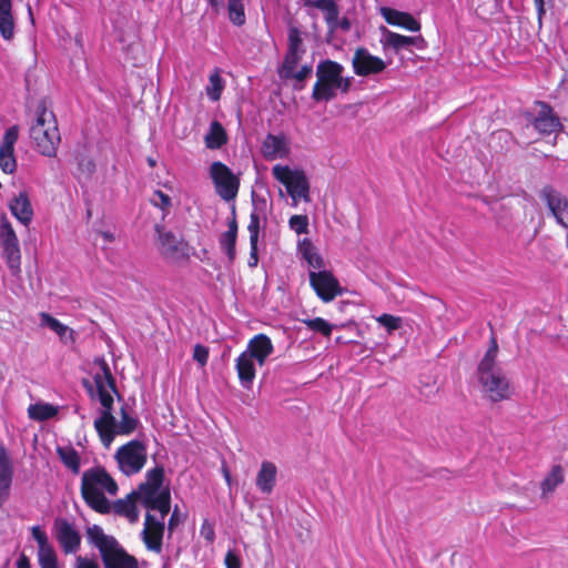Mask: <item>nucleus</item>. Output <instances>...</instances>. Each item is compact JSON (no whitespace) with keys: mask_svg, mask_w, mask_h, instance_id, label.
Returning <instances> with one entry per match:
<instances>
[{"mask_svg":"<svg viewBox=\"0 0 568 568\" xmlns=\"http://www.w3.org/2000/svg\"><path fill=\"white\" fill-rule=\"evenodd\" d=\"M94 365L97 371L94 372L93 379L99 400L102 405L101 415L94 420V428L102 444L109 447L115 436L133 433L139 422L128 414L124 406L121 407V419L116 420L112 414V394L118 393L114 378L104 358H97Z\"/></svg>","mask_w":568,"mask_h":568,"instance_id":"1","label":"nucleus"},{"mask_svg":"<svg viewBox=\"0 0 568 568\" xmlns=\"http://www.w3.org/2000/svg\"><path fill=\"white\" fill-rule=\"evenodd\" d=\"M164 468L155 466L145 474V480L136 490H133L125 498L111 503V511L125 517L134 524L139 519L136 503L139 501L148 510L169 513L171 509V493L168 486L163 485Z\"/></svg>","mask_w":568,"mask_h":568,"instance_id":"2","label":"nucleus"},{"mask_svg":"<svg viewBox=\"0 0 568 568\" xmlns=\"http://www.w3.org/2000/svg\"><path fill=\"white\" fill-rule=\"evenodd\" d=\"M498 344L495 337L478 364V382L484 396L493 403L507 400L513 396L514 388L509 378L497 365Z\"/></svg>","mask_w":568,"mask_h":568,"instance_id":"3","label":"nucleus"},{"mask_svg":"<svg viewBox=\"0 0 568 568\" xmlns=\"http://www.w3.org/2000/svg\"><path fill=\"white\" fill-rule=\"evenodd\" d=\"M118 484L105 469L95 467L83 473L81 478V494L84 501L100 514L111 513V503L105 494L115 496Z\"/></svg>","mask_w":568,"mask_h":568,"instance_id":"4","label":"nucleus"},{"mask_svg":"<svg viewBox=\"0 0 568 568\" xmlns=\"http://www.w3.org/2000/svg\"><path fill=\"white\" fill-rule=\"evenodd\" d=\"M344 67L333 60H323L316 67V82L313 87L312 99L316 102H328L336 97L337 91L346 93L352 85V78L344 77Z\"/></svg>","mask_w":568,"mask_h":568,"instance_id":"5","label":"nucleus"},{"mask_svg":"<svg viewBox=\"0 0 568 568\" xmlns=\"http://www.w3.org/2000/svg\"><path fill=\"white\" fill-rule=\"evenodd\" d=\"M30 138L39 153L49 158L57 155L61 135L55 115L44 101H40L36 108V121L30 128Z\"/></svg>","mask_w":568,"mask_h":568,"instance_id":"6","label":"nucleus"},{"mask_svg":"<svg viewBox=\"0 0 568 568\" xmlns=\"http://www.w3.org/2000/svg\"><path fill=\"white\" fill-rule=\"evenodd\" d=\"M272 175L285 186L294 206L301 201H311L310 182L303 170L276 164L272 168Z\"/></svg>","mask_w":568,"mask_h":568,"instance_id":"7","label":"nucleus"},{"mask_svg":"<svg viewBox=\"0 0 568 568\" xmlns=\"http://www.w3.org/2000/svg\"><path fill=\"white\" fill-rule=\"evenodd\" d=\"M210 176L215 191L224 201H233L240 189V179L222 162H213L210 166Z\"/></svg>","mask_w":568,"mask_h":568,"instance_id":"8","label":"nucleus"},{"mask_svg":"<svg viewBox=\"0 0 568 568\" xmlns=\"http://www.w3.org/2000/svg\"><path fill=\"white\" fill-rule=\"evenodd\" d=\"M0 245L11 274L18 275L21 261L19 240L11 223L4 215L0 219Z\"/></svg>","mask_w":568,"mask_h":568,"instance_id":"9","label":"nucleus"},{"mask_svg":"<svg viewBox=\"0 0 568 568\" xmlns=\"http://www.w3.org/2000/svg\"><path fill=\"white\" fill-rule=\"evenodd\" d=\"M115 458L120 470L130 476L143 468L146 462V449L141 442L131 440L118 449Z\"/></svg>","mask_w":568,"mask_h":568,"instance_id":"10","label":"nucleus"},{"mask_svg":"<svg viewBox=\"0 0 568 568\" xmlns=\"http://www.w3.org/2000/svg\"><path fill=\"white\" fill-rule=\"evenodd\" d=\"M159 517L150 511L145 516L144 528L141 532L142 540L148 550L155 554L162 551V540L164 535V519L169 513L159 511Z\"/></svg>","mask_w":568,"mask_h":568,"instance_id":"11","label":"nucleus"},{"mask_svg":"<svg viewBox=\"0 0 568 568\" xmlns=\"http://www.w3.org/2000/svg\"><path fill=\"white\" fill-rule=\"evenodd\" d=\"M308 276L311 286L323 302L328 303L342 294L339 283L331 272L311 271Z\"/></svg>","mask_w":568,"mask_h":568,"instance_id":"12","label":"nucleus"},{"mask_svg":"<svg viewBox=\"0 0 568 568\" xmlns=\"http://www.w3.org/2000/svg\"><path fill=\"white\" fill-rule=\"evenodd\" d=\"M159 233V251L166 260L180 261L187 257V244L176 237L172 232L164 231L156 226Z\"/></svg>","mask_w":568,"mask_h":568,"instance_id":"13","label":"nucleus"},{"mask_svg":"<svg viewBox=\"0 0 568 568\" xmlns=\"http://www.w3.org/2000/svg\"><path fill=\"white\" fill-rule=\"evenodd\" d=\"M57 541L64 554H75L81 545V536L74 526L64 518H57L53 523Z\"/></svg>","mask_w":568,"mask_h":568,"instance_id":"14","label":"nucleus"},{"mask_svg":"<svg viewBox=\"0 0 568 568\" xmlns=\"http://www.w3.org/2000/svg\"><path fill=\"white\" fill-rule=\"evenodd\" d=\"M352 64L354 72L359 77L377 74L386 69V63L381 58L371 54L365 48L356 49Z\"/></svg>","mask_w":568,"mask_h":568,"instance_id":"15","label":"nucleus"},{"mask_svg":"<svg viewBox=\"0 0 568 568\" xmlns=\"http://www.w3.org/2000/svg\"><path fill=\"white\" fill-rule=\"evenodd\" d=\"M18 126H10L6 130L0 144V168L7 174H12L17 169L14 144L18 140Z\"/></svg>","mask_w":568,"mask_h":568,"instance_id":"16","label":"nucleus"},{"mask_svg":"<svg viewBox=\"0 0 568 568\" xmlns=\"http://www.w3.org/2000/svg\"><path fill=\"white\" fill-rule=\"evenodd\" d=\"M33 539L38 544V562L40 568H59L57 552L47 534L39 527L31 528Z\"/></svg>","mask_w":568,"mask_h":568,"instance_id":"17","label":"nucleus"},{"mask_svg":"<svg viewBox=\"0 0 568 568\" xmlns=\"http://www.w3.org/2000/svg\"><path fill=\"white\" fill-rule=\"evenodd\" d=\"M541 196L557 222L568 227V199L551 187H545L541 192Z\"/></svg>","mask_w":568,"mask_h":568,"instance_id":"18","label":"nucleus"},{"mask_svg":"<svg viewBox=\"0 0 568 568\" xmlns=\"http://www.w3.org/2000/svg\"><path fill=\"white\" fill-rule=\"evenodd\" d=\"M262 154L268 161L287 158L290 154L288 139L283 134H267L262 143Z\"/></svg>","mask_w":568,"mask_h":568,"instance_id":"19","label":"nucleus"},{"mask_svg":"<svg viewBox=\"0 0 568 568\" xmlns=\"http://www.w3.org/2000/svg\"><path fill=\"white\" fill-rule=\"evenodd\" d=\"M538 106L539 111L532 121L534 128L541 134H551L558 131L561 123L552 109L544 102H538Z\"/></svg>","mask_w":568,"mask_h":568,"instance_id":"20","label":"nucleus"},{"mask_svg":"<svg viewBox=\"0 0 568 568\" xmlns=\"http://www.w3.org/2000/svg\"><path fill=\"white\" fill-rule=\"evenodd\" d=\"M383 38L381 40L383 47L390 48L394 52L398 53L400 50L408 49L412 45H416L417 48H422L424 44V39L418 37H407L395 33L386 28H382Z\"/></svg>","mask_w":568,"mask_h":568,"instance_id":"21","label":"nucleus"},{"mask_svg":"<svg viewBox=\"0 0 568 568\" xmlns=\"http://www.w3.org/2000/svg\"><path fill=\"white\" fill-rule=\"evenodd\" d=\"M273 344L268 336L258 334L250 339L246 349L243 352L255 359L260 366H263L266 358L273 353Z\"/></svg>","mask_w":568,"mask_h":568,"instance_id":"22","label":"nucleus"},{"mask_svg":"<svg viewBox=\"0 0 568 568\" xmlns=\"http://www.w3.org/2000/svg\"><path fill=\"white\" fill-rule=\"evenodd\" d=\"M104 568H139L138 559L118 545L102 558Z\"/></svg>","mask_w":568,"mask_h":568,"instance_id":"23","label":"nucleus"},{"mask_svg":"<svg viewBox=\"0 0 568 568\" xmlns=\"http://www.w3.org/2000/svg\"><path fill=\"white\" fill-rule=\"evenodd\" d=\"M381 14L387 23L402 27L408 31L417 32L420 30V23L409 13L402 12L392 8H381Z\"/></svg>","mask_w":568,"mask_h":568,"instance_id":"24","label":"nucleus"},{"mask_svg":"<svg viewBox=\"0 0 568 568\" xmlns=\"http://www.w3.org/2000/svg\"><path fill=\"white\" fill-rule=\"evenodd\" d=\"M87 536L89 541L99 549L101 558L120 545L114 537L105 535L103 529L98 525L88 528Z\"/></svg>","mask_w":568,"mask_h":568,"instance_id":"25","label":"nucleus"},{"mask_svg":"<svg viewBox=\"0 0 568 568\" xmlns=\"http://www.w3.org/2000/svg\"><path fill=\"white\" fill-rule=\"evenodd\" d=\"M255 359L247 356L245 353H241V355L235 361V368L237 372V376L241 385L250 389L255 379Z\"/></svg>","mask_w":568,"mask_h":568,"instance_id":"26","label":"nucleus"},{"mask_svg":"<svg viewBox=\"0 0 568 568\" xmlns=\"http://www.w3.org/2000/svg\"><path fill=\"white\" fill-rule=\"evenodd\" d=\"M10 211L23 225H28L33 216V210L27 193L21 192L9 204Z\"/></svg>","mask_w":568,"mask_h":568,"instance_id":"27","label":"nucleus"},{"mask_svg":"<svg viewBox=\"0 0 568 568\" xmlns=\"http://www.w3.org/2000/svg\"><path fill=\"white\" fill-rule=\"evenodd\" d=\"M277 468L272 462H263L256 475V487L264 494H271L276 484Z\"/></svg>","mask_w":568,"mask_h":568,"instance_id":"28","label":"nucleus"},{"mask_svg":"<svg viewBox=\"0 0 568 568\" xmlns=\"http://www.w3.org/2000/svg\"><path fill=\"white\" fill-rule=\"evenodd\" d=\"M12 466L3 448L0 449V506L8 499L12 483Z\"/></svg>","mask_w":568,"mask_h":568,"instance_id":"29","label":"nucleus"},{"mask_svg":"<svg viewBox=\"0 0 568 568\" xmlns=\"http://www.w3.org/2000/svg\"><path fill=\"white\" fill-rule=\"evenodd\" d=\"M40 321L42 326H47L53 331L64 344H70L75 341L74 331L50 314L41 313Z\"/></svg>","mask_w":568,"mask_h":568,"instance_id":"30","label":"nucleus"},{"mask_svg":"<svg viewBox=\"0 0 568 568\" xmlns=\"http://www.w3.org/2000/svg\"><path fill=\"white\" fill-rule=\"evenodd\" d=\"M0 34L4 40L14 37V20L11 0H0Z\"/></svg>","mask_w":568,"mask_h":568,"instance_id":"31","label":"nucleus"},{"mask_svg":"<svg viewBox=\"0 0 568 568\" xmlns=\"http://www.w3.org/2000/svg\"><path fill=\"white\" fill-rule=\"evenodd\" d=\"M297 250L310 267L318 271L324 267L322 256L317 253L313 243L308 239L301 240L297 244Z\"/></svg>","mask_w":568,"mask_h":568,"instance_id":"32","label":"nucleus"},{"mask_svg":"<svg viewBox=\"0 0 568 568\" xmlns=\"http://www.w3.org/2000/svg\"><path fill=\"white\" fill-rule=\"evenodd\" d=\"M229 230L224 232L220 237V245L222 250L226 253L230 262H233L235 258V244L237 236V223L235 215L233 214L232 220L227 224Z\"/></svg>","mask_w":568,"mask_h":568,"instance_id":"33","label":"nucleus"},{"mask_svg":"<svg viewBox=\"0 0 568 568\" xmlns=\"http://www.w3.org/2000/svg\"><path fill=\"white\" fill-rule=\"evenodd\" d=\"M564 469L559 465L552 466L550 473L546 476V478L541 483V496L542 498H548L550 494L564 483Z\"/></svg>","mask_w":568,"mask_h":568,"instance_id":"34","label":"nucleus"},{"mask_svg":"<svg viewBox=\"0 0 568 568\" xmlns=\"http://www.w3.org/2000/svg\"><path fill=\"white\" fill-rule=\"evenodd\" d=\"M226 143V133L222 124L213 121L210 125V131L205 135V144L209 149H220Z\"/></svg>","mask_w":568,"mask_h":568,"instance_id":"35","label":"nucleus"},{"mask_svg":"<svg viewBox=\"0 0 568 568\" xmlns=\"http://www.w3.org/2000/svg\"><path fill=\"white\" fill-rule=\"evenodd\" d=\"M57 453L67 468L74 474L80 471V456L73 447H58Z\"/></svg>","mask_w":568,"mask_h":568,"instance_id":"36","label":"nucleus"},{"mask_svg":"<svg viewBox=\"0 0 568 568\" xmlns=\"http://www.w3.org/2000/svg\"><path fill=\"white\" fill-rule=\"evenodd\" d=\"M313 73V67L312 64H305L300 70L293 69L292 71L287 73H282L280 75L282 79L285 80H294V89L295 90H303L305 87V81L312 75Z\"/></svg>","mask_w":568,"mask_h":568,"instance_id":"37","label":"nucleus"},{"mask_svg":"<svg viewBox=\"0 0 568 568\" xmlns=\"http://www.w3.org/2000/svg\"><path fill=\"white\" fill-rule=\"evenodd\" d=\"M28 414L31 419L42 422L54 417L58 414V409L51 404L39 403L30 405Z\"/></svg>","mask_w":568,"mask_h":568,"instance_id":"38","label":"nucleus"},{"mask_svg":"<svg viewBox=\"0 0 568 568\" xmlns=\"http://www.w3.org/2000/svg\"><path fill=\"white\" fill-rule=\"evenodd\" d=\"M477 16L487 18L496 13L499 9V0H471Z\"/></svg>","mask_w":568,"mask_h":568,"instance_id":"39","label":"nucleus"},{"mask_svg":"<svg viewBox=\"0 0 568 568\" xmlns=\"http://www.w3.org/2000/svg\"><path fill=\"white\" fill-rule=\"evenodd\" d=\"M229 18L235 26H242L245 22V13L242 0H229Z\"/></svg>","mask_w":568,"mask_h":568,"instance_id":"40","label":"nucleus"},{"mask_svg":"<svg viewBox=\"0 0 568 568\" xmlns=\"http://www.w3.org/2000/svg\"><path fill=\"white\" fill-rule=\"evenodd\" d=\"M303 323L311 331L318 332L324 336H329L332 333L333 326L322 317L308 318L304 320Z\"/></svg>","mask_w":568,"mask_h":568,"instance_id":"41","label":"nucleus"},{"mask_svg":"<svg viewBox=\"0 0 568 568\" xmlns=\"http://www.w3.org/2000/svg\"><path fill=\"white\" fill-rule=\"evenodd\" d=\"M303 54L304 52L287 51L278 72L280 75H282V73H287L293 69H296L300 61L302 60Z\"/></svg>","mask_w":568,"mask_h":568,"instance_id":"42","label":"nucleus"},{"mask_svg":"<svg viewBox=\"0 0 568 568\" xmlns=\"http://www.w3.org/2000/svg\"><path fill=\"white\" fill-rule=\"evenodd\" d=\"M325 16V21L328 24L329 29L336 30L338 28V8L334 0H332L323 10Z\"/></svg>","mask_w":568,"mask_h":568,"instance_id":"43","label":"nucleus"},{"mask_svg":"<svg viewBox=\"0 0 568 568\" xmlns=\"http://www.w3.org/2000/svg\"><path fill=\"white\" fill-rule=\"evenodd\" d=\"M288 49L287 51H294V52H304L305 49L303 48V40L301 37L300 30L292 26L288 28Z\"/></svg>","mask_w":568,"mask_h":568,"instance_id":"44","label":"nucleus"},{"mask_svg":"<svg viewBox=\"0 0 568 568\" xmlns=\"http://www.w3.org/2000/svg\"><path fill=\"white\" fill-rule=\"evenodd\" d=\"M222 89V79L217 72H214L210 75V85L206 89V93L211 100L216 101L221 97Z\"/></svg>","mask_w":568,"mask_h":568,"instance_id":"45","label":"nucleus"},{"mask_svg":"<svg viewBox=\"0 0 568 568\" xmlns=\"http://www.w3.org/2000/svg\"><path fill=\"white\" fill-rule=\"evenodd\" d=\"M308 217L307 215H293L290 217L288 225L297 234L308 233Z\"/></svg>","mask_w":568,"mask_h":568,"instance_id":"46","label":"nucleus"},{"mask_svg":"<svg viewBox=\"0 0 568 568\" xmlns=\"http://www.w3.org/2000/svg\"><path fill=\"white\" fill-rule=\"evenodd\" d=\"M376 321L382 326H384L387 329L388 333L400 328L402 323H403L400 317L394 316V315H390V314H382L381 316H378L376 318Z\"/></svg>","mask_w":568,"mask_h":568,"instance_id":"47","label":"nucleus"},{"mask_svg":"<svg viewBox=\"0 0 568 568\" xmlns=\"http://www.w3.org/2000/svg\"><path fill=\"white\" fill-rule=\"evenodd\" d=\"M261 230V219L258 213L254 210L250 215V223L247 231L250 233V242L258 243V235Z\"/></svg>","mask_w":568,"mask_h":568,"instance_id":"48","label":"nucleus"},{"mask_svg":"<svg viewBox=\"0 0 568 568\" xmlns=\"http://www.w3.org/2000/svg\"><path fill=\"white\" fill-rule=\"evenodd\" d=\"M150 202L161 210H168L172 204L171 197L160 190L153 192Z\"/></svg>","mask_w":568,"mask_h":568,"instance_id":"49","label":"nucleus"},{"mask_svg":"<svg viewBox=\"0 0 568 568\" xmlns=\"http://www.w3.org/2000/svg\"><path fill=\"white\" fill-rule=\"evenodd\" d=\"M193 359L196 361L201 367H204L209 359V348L204 345L196 344L193 348Z\"/></svg>","mask_w":568,"mask_h":568,"instance_id":"50","label":"nucleus"},{"mask_svg":"<svg viewBox=\"0 0 568 568\" xmlns=\"http://www.w3.org/2000/svg\"><path fill=\"white\" fill-rule=\"evenodd\" d=\"M78 165L82 173L90 175L95 169L94 162L85 156L78 158Z\"/></svg>","mask_w":568,"mask_h":568,"instance_id":"51","label":"nucleus"},{"mask_svg":"<svg viewBox=\"0 0 568 568\" xmlns=\"http://www.w3.org/2000/svg\"><path fill=\"white\" fill-rule=\"evenodd\" d=\"M74 568H100V566H99L98 561L94 559L83 557V556H78L75 558Z\"/></svg>","mask_w":568,"mask_h":568,"instance_id":"52","label":"nucleus"},{"mask_svg":"<svg viewBox=\"0 0 568 568\" xmlns=\"http://www.w3.org/2000/svg\"><path fill=\"white\" fill-rule=\"evenodd\" d=\"M226 568H241V560L237 555L230 550L225 556Z\"/></svg>","mask_w":568,"mask_h":568,"instance_id":"53","label":"nucleus"},{"mask_svg":"<svg viewBox=\"0 0 568 568\" xmlns=\"http://www.w3.org/2000/svg\"><path fill=\"white\" fill-rule=\"evenodd\" d=\"M257 243L250 242V257H248V266L255 267L258 263V254H257Z\"/></svg>","mask_w":568,"mask_h":568,"instance_id":"54","label":"nucleus"},{"mask_svg":"<svg viewBox=\"0 0 568 568\" xmlns=\"http://www.w3.org/2000/svg\"><path fill=\"white\" fill-rule=\"evenodd\" d=\"M305 4L323 10L332 0H303Z\"/></svg>","mask_w":568,"mask_h":568,"instance_id":"55","label":"nucleus"},{"mask_svg":"<svg viewBox=\"0 0 568 568\" xmlns=\"http://www.w3.org/2000/svg\"><path fill=\"white\" fill-rule=\"evenodd\" d=\"M201 534L204 536V538L209 541H213L214 539V531L211 526H206L205 524L202 526Z\"/></svg>","mask_w":568,"mask_h":568,"instance_id":"56","label":"nucleus"},{"mask_svg":"<svg viewBox=\"0 0 568 568\" xmlns=\"http://www.w3.org/2000/svg\"><path fill=\"white\" fill-rule=\"evenodd\" d=\"M534 1H535V4H536L538 18L541 19V17L546 12L545 6H546L548 0H534Z\"/></svg>","mask_w":568,"mask_h":568,"instance_id":"57","label":"nucleus"},{"mask_svg":"<svg viewBox=\"0 0 568 568\" xmlns=\"http://www.w3.org/2000/svg\"><path fill=\"white\" fill-rule=\"evenodd\" d=\"M179 514H178V508L174 509L173 514L171 515V518L169 520V529L172 531L174 529V527L178 525L179 523Z\"/></svg>","mask_w":568,"mask_h":568,"instance_id":"58","label":"nucleus"},{"mask_svg":"<svg viewBox=\"0 0 568 568\" xmlns=\"http://www.w3.org/2000/svg\"><path fill=\"white\" fill-rule=\"evenodd\" d=\"M17 568H30V561L27 556H20V558L17 560Z\"/></svg>","mask_w":568,"mask_h":568,"instance_id":"59","label":"nucleus"},{"mask_svg":"<svg viewBox=\"0 0 568 568\" xmlns=\"http://www.w3.org/2000/svg\"><path fill=\"white\" fill-rule=\"evenodd\" d=\"M222 473H223V476H224L227 485L231 486V483H232L231 474H230L229 468L225 465H223V467H222Z\"/></svg>","mask_w":568,"mask_h":568,"instance_id":"60","label":"nucleus"},{"mask_svg":"<svg viewBox=\"0 0 568 568\" xmlns=\"http://www.w3.org/2000/svg\"><path fill=\"white\" fill-rule=\"evenodd\" d=\"M338 28H341L344 31H347L351 28V23L346 18H344L342 21H338Z\"/></svg>","mask_w":568,"mask_h":568,"instance_id":"61","label":"nucleus"},{"mask_svg":"<svg viewBox=\"0 0 568 568\" xmlns=\"http://www.w3.org/2000/svg\"><path fill=\"white\" fill-rule=\"evenodd\" d=\"M206 1L209 2V4H210L213 9H215V10H217V9H219V7H220V2H219V0H206Z\"/></svg>","mask_w":568,"mask_h":568,"instance_id":"62","label":"nucleus"},{"mask_svg":"<svg viewBox=\"0 0 568 568\" xmlns=\"http://www.w3.org/2000/svg\"><path fill=\"white\" fill-rule=\"evenodd\" d=\"M103 235H104V237H105L106 240H109V241H111V240H112V235H110V234H108V233H104Z\"/></svg>","mask_w":568,"mask_h":568,"instance_id":"63","label":"nucleus"},{"mask_svg":"<svg viewBox=\"0 0 568 568\" xmlns=\"http://www.w3.org/2000/svg\"><path fill=\"white\" fill-rule=\"evenodd\" d=\"M149 163L151 166H154L155 162L152 159H149Z\"/></svg>","mask_w":568,"mask_h":568,"instance_id":"64","label":"nucleus"}]
</instances>
